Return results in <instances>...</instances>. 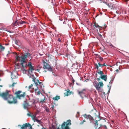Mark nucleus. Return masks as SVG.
<instances>
[{"instance_id":"9","label":"nucleus","mask_w":129,"mask_h":129,"mask_svg":"<svg viewBox=\"0 0 129 129\" xmlns=\"http://www.w3.org/2000/svg\"><path fill=\"white\" fill-rule=\"evenodd\" d=\"M94 68H95L97 70H99V67H100L102 68L104 66H106L105 63H104L103 64H101L99 62L98 63V64L96 63H94Z\"/></svg>"},{"instance_id":"30","label":"nucleus","mask_w":129,"mask_h":129,"mask_svg":"<svg viewBox=\"0 0 129 129\" xmlns=\"http://www.w3.org/2000/svg\"><path fill=\"white\" fill-rule=\"evenodd\" d=\"M25 21H20V24H23L25 23Z\"/></svg>"},{"instance_id":"60","label":"nucleus","mask_w":129,"mask_h":129,"mask_svg":"<svg viewBox=\"0 0 129 129\" xmlns=\"http://www.w3.org/2000/svg\"><path fill=\"white\" fill-rule=\"evenodd\" d=\"M115 34H114L113 36H115Z\"/></svg>"},{"instance_id":"64","label":"nucleus","mask_w":129,"mask_h":129,"mask_svg":"<svg viewBox=\"0 0 129 129\" xmlns=\"http://www.w3.org/2000/svg\"><path fill=\"white\" fill-rule=\"evenodd\" d=\"M16 55H17V53H16Z\"/></svg>"},{"instance_id":"56","label":"nucleus","mask_w":129,"mask_h":129,"mask_svg":"<svg viewBox=\"0 0 129 129\" xmlns=\"http://www.w3.org/2000/svg\"><path fill=\"white\" fill-rule=\"evenodd\" d=\"M89 9H88V10H86V12H88V11H89Z\"/></svg>"},{"instance_id":"41","label":"nucleus","mask_w":129,"mask_h":129,"mask_svg":"<svg viewBox=\"0 0 129 129\" xmlns=\"http://www.w3.org/2000/svg\"><path fill=\"white\" fill-rule=\"evenodd\" d=\"M12 53V52H10L9 51H8V53L7 54V55H8V54H11Z\"/></svg>"},{"instance_id":"22","label":"nucleus","mask_w":129,"mask_h":129,"mask_svg":"<svg viewBox=\"0 0 129 129\" xmlns=\"http://www.w3.org/2000/svg\"><path fill=\"white\" fill-rule=\"evenodd\" d=\"M60 99V97L59 96H56L55 97H54L53 98V99L54 100H57L58 99Z\"/></svg>"},{"instance_id":"14","label":"nucleus","mask_w":129,"mask_h":129,"mask_svg":"<svg viewBox=\"0 0 129 129\" xmlns=\"http://www.w3.org/2000/svg\"><path fill=\"white\" fill-rule=\"evenodd\" d=\"M29 106L28 103L25 102V103L23 105V107L24 109H27L28 106Z\"/></svg>"},{"instance_id":"39","label":"nucleus","mask_w":129,"mask_h":129,"mask_svg":"<svg viewBox=\"0 0 129 129\" xmlns=\"http://www.w3.org/2000/svg\"><path fill=\"white\" fill-rule=\"evenodd\" d=\"M39 90V89L38 88H37L36 89H35V92H36L38 90Z\"/></svg>"},{"instance_id":"13","label":"nucleus","mask_w":129,"mask_h":129,"mask_svg":"<svg viewBox=\"0 0 129 129\" xmlns=\"http://www.w3.org/2000/svg\"><path fill=\"white\" fill-rule=\"evenodd\" d=\"M65 91H66V92L64 93V96H68L71 94V92L69 89H68V90H65Z\"/></svg>"},{"instance_id":"35","label":"nucleus","mask_w":129,"mask_h":129,"mask_svg":"<svg viewBox=\"0 0 129 129\" xmlns=\"http://www.w3.org/2000/svg\"><path fill=\"white\" fill-rule=\"evenodd\" d=\"M99 57L101 61L103 59V58L102 57H101L100 56Z\"/></svg>"},{"instance_id":"21","label":"nucleus","mask_w":129,"mask_h":129,"mask_svg":"<svg viewBox=\"0 0 129 129\" xmlns=\"http://www.w3.org/2000/svg\"><path fill=\"white\" fill-rule=\"evenodd\" d=\"M5 47L3 46L1 44H0V51H3L5 49Z\"/></svg>"},{"instance_id":"24","label":"nucleus","mask_w":129,"mask_h":129,"mask_svg":"<svg viewBox=\"0 0 129 129\" xmlns=\"http://www.w3.org/2000/svg\"><path fill=\"white\" fill-rule=\"evenodd\" d=\"M99 84H100V88L101 87H102L103 86V84L102 82H99Z\"/></svg>"},{"instance_id":"23","label":"nucleus","mask_w":129,"mask_h":129,"mask_svg":"<svg viewBox=\"0 0 129 129\" xmlns=\"http://www.w3.org/2000/svg\"><path fill=\"white\" fill-rule=\"evenodd\" d=\"M31 117L32 118L33 120H34V121L36 119V116L34 115H33L31 116Z\"/></svg>"},{"instance_id":"38","label":"nucleus","mask_w":129,"mask_h":129,"mask_svg":"<svg viewBox=\"0 0 129 129\" xmlns=\"http://www.w3.org/2000/svg\"><path fill=\"white\" fill-rule=\"evenodd\" d=\"M109 45L110 46H111L112 47H114V46H113L111 43H110L109 44Z\"/></svg>"},{"instance_id":"10","label":"nucleus","mask_w":129,"mask_h":129,"mask_svg":"<svg viewBox=\"0 0 129 129\" xmlns=\"http://www.w3.org/2000/svg\"><path fill=\"white\" fill-rule=\"evenodd\" d=\"M91 113L92 115L95 117H99L100 115L99 112L96 110L92 111Z\"/></svg>"},{"instance_id":"46","label":"nucleus","mask_w":129,"mask_h":129,"mask_svg":"<svg viewBox=\"0 0 129 129\" xmlns=\"http://www.w3.org/2000/svg\"><path fill=\"white\" fill-rule=\"evenodd\" d=\"M69 55V54H67L65 56H66V57H68V55Z\"/></svg>"},{"instance_id":"55","label":"nucleus","mask_w":129,"mask_h":129,"mask_svg":"<svg viewBox=\"0 0 129 129\" xmlns=\"http://www.w3.org/2000/svg\"><path fill=\"white\" fill-rule=\"evenodd\" d=\"M37 70L38 71V72H39V71H40V70L38 69H37Z\"/></svg>"},{"instance_id":"2","label":"nucleus","mask_w":129,"mask_h":129,"mask_svg":"<svg viewBox=\"0 0 129 129\" xmlns=\"http://www.w3.org/2000/svg\"><path fill=\"white\" fill-rule=\"evenodd\" d=\"M1 97L4 100L7 101L10 104H15L17 102L16 98L12 95L9 94L8 90H7L6 92L3 93L1 94Z\"/></svg>"},{"instance_id":"31","label":"nucleus","mask_w":129,"mask_h":129,"mask_svg":"<svg viewBox=\"0 0 129 129\" xmlns=\"http://www.w3.org/2000/svg\"><path fill=\"white\" fill-rule=\"evenodd\" d=\"M86 121L85 120H84L83 121H81L80 123V124H82L84 123V122H85Z\"/></svg>"},{"instance_id":"29","label":"nucleus","mask_w":129,"mask_h":129,"mask_svg":"<svg viewBox=\"0 0 129 129\" xmlns=\"http://www.w3.org/2000/svg\"><path fill=\"white\" fill-rule=\"evenodd\" d=\"M37 82H38L39 84L41 85H43V83L42 82H39L38 80H37Z\"/></svg>"},{"instance_id":"7","label":"nucleus","mask_w":129,"mask_h":129,"mask_svg":"<svg viewBox=\"0 0 129 129\" xmlns=\"http://www.w3.org/2000/svg\"><path fill=\"white\" fill-rule=\"evenodd\" d=\"M43 62L44 64L43 68L44 69H47L49 71H52V68L48 63L46 62L44 60H43Z\"/></svg>"},{"instance_id":"58","label":"nucleus","mask_w":129,"mask_h":129,"mask_svg":"<svg viewBox=\"0 0 129 129\" xmlns=\"http://www.w3.org/2000/svg\"><path fill=\"white\" fill-rule=\"evenodd\" d=\"M2 86L1 85H0V87H2Z\"/></svg>"},{"instance_id":"37","label":"nucleus","mask_w":129,"mask_h":129,"mask_svg":"<svg viewBox=\"0 0 129 129\" xmlns=\"http://www.w3.org/2000/svg\"><path fill=\"white\" fill-rule=\"evenodd\" d=\"M20 22H17H17H16V25H19V24H20Z\"/></svg>"},{"instance_id":"43","label":"nucleus","mask_w":129,"mask_h":129,"mask_svg":"<svg viewBox=\"0 0 129 129\" xmlns=\"http://www.w3.org/2000/svg\"><path fill=\"white\" fill-rule=\"evenodd\" d=\"M51 108L52 109H53L54 108V105H52L51 107Z\"/></svg>"},{"instance_id":"8","label":"nucleus","mask_w":129,"mask_h":129,"mask_svg":"<svg viewBox=\"0 0 129 129\" xmlns=\"http://www.w3.org/2000/svg\"><path fill=\"white\" fill-rule=\"evenodd\" d=\"M27 66L29 67V70L28 71V72L30 74L32 73L33 71L35 70L34 66H32V63L31 62H28L27 64Z\"/></svg>"},{"instance_id":"51","label":"nucleus","mask_w":129,"mask_h":129,"mask_svg":"<svg viewBox=\"0 0 129 129\" xmlns=\"http://www.w3.org/2000/svg\"><path fill=\"white\" fill-rule=\"evenodd\" d=\"M99 36L100 37H102V35H101L100 34H99Z\"/></svg>"},{"instance_id":"61","label":"nucleus","mask_w":129,"mask_h":129,"mask_svg":"<svg viewBox=\"0 0 129 129\" xmlns=\"http://www.w3.org/2000/svg\"><path fill=\"white\" fill-rule=\"evenodd\" d=\"M38 126H39V125H38Z\"/></svg>"},{"instance_id":"16","label":"nucleus","mask_w":129,"mask_h":129,"mask_svg":"<svg viewBox=\"0 0 129 129\" xmlns=\"http://www.w3.org/2000/svg\"><path fill=\"white\" fill-rule=\"evenodd\" d=\"M107 5L111 9H114V7H113V4L112 3H109Z\"/></svg>"},{"instance_id":"4","label":"nucleus","mask_w":129,"mask_h":129,"mask_svg":"<svg viewBox=\"0 0 129 129\" xmlns=\"http://www.w3.org/2000/svg\"><path fill=\"white\" fill-rule=\"evenodd\" d=\"M71 122L70 119L67 120L66 122H64L61 125V128L58 127L57 129H70L69 126L71 125Z\"/></svg>"},{"instance_id":"52","label":"nucleus","mask_w":129,"mask_h":129,"mask_svg":"<svg viewBox=\"0 0 129 129\" xmlns=\"http://www.w3.org/2000/svg\"><path fill=\"white\" fill-rule=\"evenodd\" d=\"M119 63H122V60H121V61H120H120H119Z\"/></svg>"},{"instance_id":"48","label":"nucleus","mask_w":129,"mask_h":129,"mask_svg":"<svg viewBox=\"0 0 129 129\" xmlns=\"http://www.w3.org/2000/svg\"><path fill=\"white\" fill-rule=\"evenodd\" d=\"M97 80L99 81H100V79L99 78H97Z\"/></svg>"},{"instance_id":"57","label":"nucleus","mask_w":129,"mask_h":129,"mask_svg":"<svg viewBox=\"0 0 129 129\" xmlns=\"http://www.w3.org/2000/svg\"><path fill=\"white\" fill-rule=\"evenodd\" d=\"M2 129H7L5 128H2Z\"/></svg>"},{"instance_id":"63","label":"nucleus","mask_w":129,"mask_h":129,"mask_svg":"<svg viewBox=\"0 0 129 129\" xmlns=\"http://www.w3.org/2000/svg\"><path fill=\"white\" fill-rule=\"evenodd\" d=\"M95 75H97V74H96Z\"/></svg>"},{"instance_id":"62","label":"nucleus","mask_w":129,"mask_h":129,"mask_svg":"<svg viewBox=\"0 0 129 129\" xmlns=\"http://www.w3.org/2000/svg\"><path fill=\"white\" fill-rule=\"evenodd\" d=\"M31 60V59L29 60V61H30Z\"/></svg>"},{"instance_id":"45","label":"nucleus","mask_w":129,"mask_h":129,"mask_svg":"<svg viewBox=\"0 0 129 129\" xmlns=\"http://www.w3.org/2000/svg\"><path fill=\"white\" fill-rule=\"evenodd\" d=\"M72 82L73 83V84H74V82H75V80L73 79L72 80Z\"/></svg>"},{"instance_id":"28","label":"nucleus","mask_w":129,"mask_h":129,"mask_svg":"<svg viewBox=\"0 0 129 129\" xmlns=\"http://www.w3.org/2000/svg\"><path fill=\"white\" fill-rule=\"evenodd\" d=\"M17 84V82H14V83H13V84L12 85H10V87H13V86H14V85L15 84Z\"/></svg>"},{"instance_id":"53","label":"nucleus","mask_w":129,"mask_h":129,"mask_svg":"<svg viewBox=\"0 0 129 129\" xmlns=\"http://www.w3.org/2000/svg\"><path fill=\"white\" fill-rule=\"evenodd\" d=\"M14 75L13 74H12V77H13V76H14Z\"/></svg>"},{"instance_id":"34","label":"nucleus","mask_w":129,"mask_h":129,"mask_svg":"<svg viewBox=\"0 0 129 129\" xmlns=\"http://www.w3.org/2000/svg\"><path fill=\"white\" fill-rule=\"evenodd\" d=\"M61 39L60 38H59L58 39L57 41L58 42H61Z\"/></svg>"},{"instance_id":"17","label":"nucleus","mask_w":129,"mask_h":129,"mask_svg":"<svg viewBox=\"0 0 129 129\" xmlns=\"http://www.w3.org/2000/svg\"><path fill=\"white\" fill-rule=\"evenodd\" d=\"M94 26L96 28L98 27L99 28H102L103 27L101 26H99L97 23H96L95 22L94 23Z\"/></svg>"},{"instance_id":"40","label":"nucleus","mask_w":129,"mask_h":129,"mask_svg":"<svg viewBox=\"0 0 129 129\" xmlns=\"http://www.w3.org/2000/svg\"><path fill=\"white\" fill-rule=\"evenodd\" d=\"M38 94L39 95L40 94V93H41V92L40 91H39L37 92Z\"/></svg>"},{"instance_id":"5","label":"nucleus","mask_w":129,"mask_h":129,"mask_svg":"<svg viewBox=\"0 0 129 129\" xmlns=\"http://www.w3.org/2000/svg\"><path fill=\"white\" fill-rule=\"evenodd\" d=\"M22 91L20 90H18L16 91L15 94L16 95V97L19 99H21L22 98H24L25 97L26 93L25 92H23L22 94H20Z\"/></svg>"},{"instance_id":"11","label":"nucleus","mask_w":129,"mask_h":129,"mask_svg":"<svg viewBox=\"0 0 129 129\" xmlns=\"http://www.w3.org/2000/svg\"><path fill=\"white\" fill-rule=\"evenodd\" d=\"M93 83L96 89L98 91H100V88L99 83L96 81L94 82Z\"/></svg>"},{"instance_id":"59","label":"nucleus","mask_w":129,"mask_h":129,"mask_svg":"<svg viewBox=\"0 0 129 129\" xmlns=\"http://www.w3.org/2000/svg\"><path fill=\"white\" fill-rule=\"evenodd\" d=\"M24 70L25 71H27V70H25L24 69Z\"/></svg>"},{"instance_id":"49","label":"nucleus","mask_w":129,"mask_h":129,"mask_svg":"<svg viewBox=\"0 0 129 129\" xmlns=\"http://www.w3.org/2000/svg\"><path fill=\"white\" fill-rule=\"evenodd\" d=\"M116 71L117 72H118L119 71V70L118 69H117L116 70Z\"/></svg>"},{"instance_id":"18","label":"nucleus","mask_w":129,"mask_h":129,"mask_svg":"<svg viewBox=\"0 0 129 129\" xmlns=\"http://www.w3.org/2000/svg\"><path fill=\"white\" fill-rule=\"evenodd\" d=\"M45 98L44 97V99L43 100H41L39 102L41 104H43L44 103H45Z\"/></svg>"},{"instance_id":"50","label":"nucleus","mask_w":129,"mask_h":129,"mask_svg":"<svg viewBox=\"0 0 129 129\" xmlns=\"http://www.w3.org/2000/svg\"><path fill=\"white\" fill-rule=\"evenodd\" d=\"M100 127H99V128H100V127H102V126H103V125H102L101 124H100Z\"/></svg>"},{"instance_id":"54","label":"nucleus","mask_w":129,"mask_h":129,"mask_svg":"<svg viewBox=\"0 0 129 129\" xmlns=\"http://www.w3.org/2000/svg\"><path fill=\"white\" fill-rule=\"evenodd\" d=\"M44 72H47V71H46V70H44V71H43Z\"/></svg>"},{"instance_id":"27","label":"nucleus","mask_w":129,"mask_h":129,"mask_svg":"<svg viewBox=\"0 0 129 129\" xmlns=\"http://www.w3.org/2000/svg\"><path fill=\"white\" fill-rule=\"evenodd\" d=\"M17 22V21H15V22L13 23L12 24V25L13 27L15 26H17V25H16V23Z\"/></svg>"},{"instance_id":"36","label":"nucleus","mask_w":129,"mask_h":129,"mask_svg":"<svg viewBox=\"0 0 129 129\" xmlns=\"http://www.w3.org/2000/svg\"><path fill=\"white\" fill-rule=\"evenodd\" d=\"M67 2L68 3H69L70 4H71V1H70L69 0H68L67 1Z\"/></svg>"},{"instance_id":"6","label":"nucleus","mask_w":129,"mask_h":129,"mask_svg":"<svg viewBox=\"0 0 129 129\" xmlns=\"http://www.w3.org/2000/svg\"><path fill=\"white\" fill-rule=\"evenodd\" d=\"M18 126L21 127V129H32V126L29 123H25L22 126L20 125H19Z\"/></svg>"},{"instance_id":"44","label":"nucleus","mask_w":129,"mask_h":129,"mask_svg":"<svg viewBox=\"0 0 129 129\" xmlns=\"http://www.w3.org/2000/svg\"><path fill=\"white\" fill-rule=\"evenodd\" d=\"M27 115L29 116H31L30 113H27Z\"/></svg>"},{"instance_id":"42","label":"nucleus","mask_w":129,"mask_h":129,"mask_svg":"<svg viewBox=\"0 0 129 129\" xmlns=\"http://www.w3.org/2000/svg\"><path fill=\"white\" fill-rule=\"evenodd\" d=\"M95 55H96V57H99L100 56L98 54H96Z\"/></svg>"},{"instance_id":"32","label":"nucleus","mask_w":129,"mask_h":129,"mask_svg":"<svg viewBox=\"0 0 129 129\" xmlns=\"http://www.w3.org/2000/svg\"><path fill=\"white\" fill-rule=\"evenodd\" d=\"M33 86V84H31L29 86H28V88L29 89H30L31 87H32V86Z\"/></svg>"},{"instance_id":"33","label":"nucleus","mask_w":129,"mask_h":129,"mask_svg":"<svg viewBox=\"0 0 129 129\" xmlns=\"http://www.w3.org/2000/svg\"><path fill=\"white\" fill-rule=\"evenodd\" d=\"M46 110L47 112H49V109L48 108H46Z\"/></svg>"},{"instance_id":"12","label":"nucleus","mask_w":129,"mask_h":129,"mask_svg":"<svg viewBox=\"0 0 129 129\" xmlns=\"http://www.w3.org/2000/svg\"><path fill=\"white\" fill-rule=\"evenodd\" d=\"M101 79L104 80L105 81H106L107 78V75H103L100 77Z\"/></svg>"},{"instance_id":"47","label":"nucleus","mask_w":129,"mask_h":129,"mask_svg":"<svg viewBox=\"0 0 129 129\" xmlns=\"http://www.w3.org/2000/svg\"><path fill=\"white\" fill-rule=\"evenodd\" d=\"M103 126H104L105 127L106 129H107V127L106 125H103Z\"/></svg>"},{"instance_id":"19","label":"nucleus","mask_w":129,"mask_h":129,"mask_svg":"<svg viewBox=\"0 0 129 129\" xmlns=\"http://www.w3.org/2000/svg\"><path fill=\"white\" fill-rule=\"evenodd\" d=\"M34 122H37L38 123H39L40 125H42L41 124L42 123V122L41 121V120H39L36 118V119L34 121Z\"/></svg>"},{"instance_id":"20","label":"nucleus","mask_w":129,"mask_h":129,"mask_svg":"<svg viewBox=\"0 0 129 129\" xmlns=\"http://www.w3.org/2000/svg\"><path fill=\"white\" fill-rule=\"evenodd\" d=\"M100 70V69H99V71L98 72V73L99 74L101 75V76H102L104 74L103 72L102 71H101Z\"/></svg>"},{"instance_id":"15","label":"nucleus","mask_w":129,"mask_h":129,"mask_svg":"<svg viewBox=\"0 0 129 129\" xmlns=\"http://www.w3.org/2000/svg\"><path fill=\"white\" fill-rule=\"evenodd\" d=\"M32 76H33V78H32L33 79V82H35V84L36 85V86H37L38 85V82H36L35 80L36 79V78L34 76V75H32Z\"/></svg>"},{"instance_id":"1","label":"nucleus","mask_w":129,"mask_h":129,"mask_svg":"<svg viewBox=\"0 0 129 129\" xmlns=\"http://www.w3.org/2000/svg\"><path fill=\"white\" fill-rule=\"evenodd\" d=\"M31 54L28 52L26 53L21 56H17L16 58V60L20 62V64L23 68H27V62L26 61L27 59V58L31 57Z\"/></svg>"},{"instance_id":"26","label":"nucleus","mask_w":129,"mask_h":129,"mask_svg":"<svg viewBox=\"0 0 129 129\" xmlns=\"http://www.w3.org/2000/svg\"><path fill=\"white\" fill-rule=\"evenodd\" d=\"M79 94L81 96H82V95L84 94L83 92V91H80L79 92Z\"/></svg>"},{"instance_id":"25","label":"nucleus","mask_w":129,"mask_h":129,"mask_svg":"<svg viewBox=\"0 0 129 129\" xmlns=\"http://www.w3.org/2000/svg\"><path fill=\"white\" fill-rule=\"evenodd\" d=\"M78 63L77 62H75V63H74L72 65V67H73L74 68H75V64H76V67H77L78 66H77V65H78Z\"/></svg>"},{"instance_id":"3","label":"nucleus","mask_w":129,"mask_h":129,"mask_svg":"<svg viewBox=\"0 0 129 129\" xmlns=\"http://www.w3.org/2000/svg\"><path fill=\"white\" fill-rule=\"evenodd\" d=\"M83 117L87 119H89L91 123H93L94 125L95 128H96L98 125V123L97 120H96L95 121V122H94V119L93 117L90 115H87L85 114L83 115Z\"/></svg>"}]
</instances>
